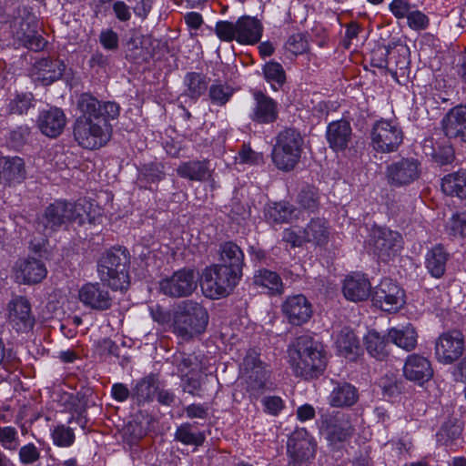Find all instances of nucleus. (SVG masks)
Masks as SVG:
<instances>
[{"label": "nucleus", "instance_id": "nucleus-41", "mask_svg": "<svg viewBox=\"0 0 466 466\" xmlns=\"http://www.w3.org/2000/svg\"><path fill=\"white\" fill-rule=\"evenodd\" d=\"M352 433V427L347 419H338L327 426V438L332 443L346 441Z\"/></svg>", "mask_w": 466, "mask_h": 466}, {"label": "nucleus", "instance_id": "nucleus-49", "mask_svg": "<svg viewBox=\"0 0 466 466\" xmlns=\"http://www.w3.org/2000/svg\"><path fill=\"white\" fill-rule=\"evenodd\" d=\"M54 442L61 447L70 446L75 440V435L72 430L65 426H57L53 431Z\"/></svg>", "mask_w": 466, "mask_h": 466}, {"label": "nucleus", "instance_id": "nucleus-35", "mask_svg": "<svg viewBox=\"0 0 466 466\" xmlns=\"http://www.w3.org/2000/svg\"><path fill=\"white\" fill-rule=\"evenodd\" d=\"M306 242L316 246H324L329 242L330 231L326 220L317 218L311 220L304 229Z\"/></svg>", "mask_w": 466, "mask_h": 466}, {"label": "nucleus", "instance_id": "nucleus-6", "mask_svg": "<svg viewBox=\"0 0 466 466\" xmlns=\"http://www.w3.org/2000/svg\"><path fill=\"white\" fill-rule=\"evenodd\" d=\"M98 274L101 280L113 289H126L129 285L126 258L123 254H104L99 260Z\"/></svg>", "mask_w": 466, "mask_h": 466}, {"label": "nucleus", "instance_id": "nucleus-55", "mask_svg": "<svg viewBox=\"0 0 466 466\" xmlns=\"http://www.w3.org/2000/svg\"><path fill=\"white\" fill-rule=\"evenodd\" d=\"M29 259L22 258L19 259L14 267V276L18 283L26 284L28 282L29 275Z\"/></svg>", "mask_w": 466, "mask_h": 466}, {"label": "nucleus", "instance_id": "nucleus-59", "mask_svg": "<svg viewBox=\"0 0 466 466\" xmlns=\"http://www.w3.org/2000/svg\"><path fill=\"white\" fill-rule=\"evenodd\" d=\"M113 11L116 18L122 22L128 21L131 18V11L128 5L123 1H116L113 4Z\"/></svg>", "mask_w": 466, "mask_h": 466}, {"label": "nucleus", "instance_id": "nucleus-45", "mask_svg": "<svg viewBox=\"0 0 466 466\" xmlns=\"http://www.w3.org/2000/svg\"><path fill=\"white\" fill-rule=\"evenodd\" d=\"M285 48L292 55H302L309 50V42L303 34H294L288 39Z\"/></svg>", "mask_w": 466, "mask_h": 466}, {"label": "nucleus", "instance_id": "nucleus-2", "mask_svg": "<svg viewBox=\"0 0 466 466\" xmlns=\"http://www.w3.org/2000/svg\"><path fill=\"white\" fill-rule=\"evenodd\" d=\"M150 314L165 330L172 331L179 339L186 341L203 333L208 323L206 309L191 300L181 302L173 312L156 306L150 309Z\"/></svg>", "mask_w": 466, "mask_h": 466}, {"label": "nucleus", "instance_id": "nucleus-13", "mask_svg": "<svg viewBox=\"0 0 466 466\" xmlns=\"http://www.w3.org/2000/svg\"><path fill=\"white\" fill-rule=\"evenodd\" d=\"M281 310L289 323L296 326L306 323L312 316V306L301 294L287 297L281 305Z\"/></svg>", "mask_w": 466, "mask_h": 466}, {"label": "nucleus", "instance_id": "nucleus-63", "mask_svg": "<svg viewBox=\"0 0 466 466\" xmlns=\"http://www.w3.org/2000/svg\"><path fill=\"white\" fill-rule=\"evenodd\" d=\"M185 22L191 29H198L203 24V18L197 12H189L185 15Z\"/></svg>", "mask_w": 466, "mask_h": 466}, {"label": "nucleus", "instance_id": "nucleus-36", "mask_svg": "<svg viewBox=\"0 0 466 466\" xmlns=\"http://www.w3.org/2000/svg\"><path fill=\"white\" fill-rule=\"evenodd\" d=\"M243 261L244 254L238 245L227 242L221 246L219 265L242 272Z\"/></svg>", "mask_w": 466, "mask_h": 466}, {"label": "nucleus", "instance_id": "nucleus-4", "mask_svg": "<svg viewBox=\"0 0 466 466\" xmlns=\"http://www.w3.org/2000/svg\"><path fill=\"white\" fill-rule=\"evenodd\" d=\"M242 272L219 264L207 268L202 274L201 289L208 298L217 299L229 295L238 285Z\"/></svg>", "mask_w": 466, "mask_h": 466}, {"label": "nucleus", "instance_id": "nucleus-64", "mask_svg": "<svg viewBox=\"0 0 466 466\" xmlns=\"http://www.w3.org/2000/svg\"><path fill=\"white\" fill-rule=\"evenodd\" d=\"M315 415V410L311 405L305 404L298 408L297 417L300 421H306L312 419Z\"/></svg>", "mask_w": 466, "mask_h": 466}, {"label": "nucleus", "instance_id": "nucleus-32", "mask_svg": "<svg viewBox=\"0 0 466 466\" xmlns=\"http://www.w3.org/2000/svg\"><path fill=\"white\" fill-rule=\"evenodd\" d=\"M25 175V162L22 158L0 157V180L9 183L19 181Z\"/></svg>", "mask_w": 466, "mask_h": 466}, {"label": "nucleus", "instance_id": "nucleus-37", "mask_svg": "<svg viewBox=\"0 0 466 466\" xmlns=\"http://www.w3.org/2000/svg\"><path fill=\"white\" fill-rule=\"evenodd\" d=\"M448 253L441 246H435L426 255V268L434 278H441L445 272Z\"/></svg>", "mask_w": 466, "mask_h": 466}, {"label": "nucleus", "instance_id": "nucleus-8", "mask_svg": "<svg viewBox=\"0 0 466 466\" xmlns=\"http://www.w3.org/2000/svg\"><path fill=\"white\" fill-rule=\"evenodd\" d=\"M371 147L380 153L395 151L401 144L403 136L400 128L389 121H378L372 127Z\"/></svg>", "mask_w": 466, "mask_h": 466}, {"label": "nucleus", "instance_id": "nucleus-40", "mask_svg": "<svg viewBox=\"0 0 466 466\" xmlns=\"http://www.w3.org/2000/svg\"><path fill=\"white\" fill-rule=\"evenodd\" d=\"M357 399L356 389L348 383H344L332 390L329 396V403L334 407H345L354 404Z\"/></svg>", "mask_w": 466, "mask_h": 466}, {"label": "nucleus", "instance_id": "nucleus-16", "mask_svg": "<svg viewBox=\"0 0 466 466\" xmlns=\"http://www.w3.org/2000/svg\"><path fill=\"white\" fill-rule=\"evenodd\" d=\"M241 372L247 378V383L251 391L256 392L266 385L268 373L258 360V354L248 351L243 360Z\"/></svg>", "mask_w": 466, "mask_h": 466}, {"label": "nucleus", "instance_id": "nucleus-26", "mask_svg": "<svg viewBox=\"0 0 466 466\" xmlns=\"http://www.w3.org/2000/svg\"><path fill=\"white\" fill-rule=\"evenodd\" d=\"M73 222L78 225H84L86 222L95 223L96 218L101 216L100 207L94 201L88 199H80L76 203H71Z\"/></svg>", "mask_w": 466, "mask_h": 466}, {"label": "nucleus", "instance_id": "nucleus-7", "mask_svg": "<svg viewBox=\"0 0 466 466\" xmlns=\"http://www.w3.org/2000/svg\"><path fill=\"white\" fill-rule=\"evenodd\" d=\"M464 348V336L461 332L458 330L443 332L435 341L436 360L441 364H452L461 357Z\"/></svg>", "mask_w": 466, "mask_h": 466}, {"label": "nucleus", "instance_id": "nucleus-54", "mask_svg": "<svg viewBox=\"0 0 466 466\" xmlns=\"http://www.w3.org/2000/svg\"><path fill=\"white\" fill-rule=\"evenodd\" d=\"M187 83L190 96L193 97L200 96L206 89V83L198 74H189L187 77Z\"/></svg>", "mask_w": 466, "mask_h": 466}, {"label": "nucleus", "instance_id": "nucleus-19", "mask_svg": "<svg viewBox=\"0 0 466 466\" xmlns=\"http://www.w3.org/2000/svg\"><path fill=\"white\" fill-rule=\"evenodd\" d=\"M371 291L369 279L360 273L348 275L342 283L344 297L350 301H362L367 299Z\"/></svg>", "mask_w": 466, "mask_h": 466}, {"label": "nucleus", "instance_id": "nucleus-38", "mask_svg": "<svg viewBox=\"0 0 466 466\" xmlns=\"http://www.w3.org/2000/svg\"><path fill=\"white\" fill-rule=\"evenodd\" d=\"M9 319L15 326H26L29 319V302L25 297H16L8 305Z\"/></svg>", "mask_w": 466, "mask_h": 466}, {"label": "nucleus", "instance_id": "nucleus-17", "mask_svg": "<svg viewBox=\"0 0 466 466\" xmlns=\"http://www.w3.org/2000/svg\"><path fill=\"white\" fill-rule=\"evenodd\" d=\"M403 375L408 380L422 385L432 378L433 370L428 359L410 354L404 362Z\"/></svg>", "mask_w": 466, "mask_h": 466}, {"label": "nucleus", "instance_id": "nucleus-27", "mask_svg": "<svg viewBox=\"0 0 466 466\" xmlns=\"http://www.w3.org/2000/svg\"><path fill=\"white\" fill-rule=\"evenodd\" d=\"M178 370L183 376L184 388L189 393H194L199 388L198 380L189 378V375H198L202 372V364L195 355H187L183 357L178 364Z\"/></svg>", "mask_w": 466, "mask_h": 466}, {"label": "nucleus", "instance_id": "nucleus-34", "mask_svg": "<svg viewBox=\"0 0 466 466\" xmlns=\"http://www.w3.org/2000/svg\"><path fill=\"white\" fill-rule=\"evenodd\" d=\"M177 173L181 177L195 181H202L210 177L208 162L198 160L180 164L177 168Z\"/></svg>", "mask_w": 466, "mask_h": 466}, {"label": "nucleus", "instance_id": "nucleus-9", "mask_svg": "<svg viewBox=\"0 0 466 466\" xmlns=\"http://www.w3.org/2000/svg\"><path fill=\"white\" fill-rule=\"evenodd\" d=\"M197 287L196 276L191 269L177 270L159 281L160 292L174 298L189 296Z\"/></svg>", "mask_w": 466, "mask_h": 466}, {"label": "nucleus", "instance_id": "nucleus-11", "mask_svg": "<svg viewBox=\"0 0 466 466\" xmlns=\"http://www.w3.org/2000/svg\"><path fill=\"white\" fill-rule=\"evenodd\" d=\"M369 245L380 259L388 260L400 249L401 237L396 231L376 228L371 231Z\"/></svg>", "mask_w": 466, "mask_h": 466}, {"label": "nucleus", "instance_id": "nucleus-18", "mask_svg": "<svg viewBox=\"0 0 466 466\" xmlns=\"http://www.w3.org/2000/svg\"><path fill=\"white\" fill-rule=\"evenodd\" d=\"M420 173V163L413 158H402L388 167V177L392 184L406 185L416 180Z\"/></svg>", "mask_w": 466, "mask_h": 466}, {"label": "nucleus", "instance_id": "nucleus-60", "mask_svg": "<svg viewBox=\"0 0 466 466\" xmlns=\"http://www.w3.org/2000/svg\"><path fill=\"white\" fill-rule=\"evenodd\" d=\"M435 159L441 165L450 164L454 159V150L451 146H444L435 153Z\"/></svg>", "mask_w": 466, "mask_h": 466}, {"label": "nucleus", "instance_id": "nucleus-14", "mask_svg": "<svg viewBox=\"0 0 466 466\" xmlns=\"http://www.w3.org/2000/svg\"><path fill=\"white\" fill-rule=\"evenodd\" d=\"M66 66L63 61L54 57H43L36 59L31 69V79L42 85L48 86L58 80Z\"/></svg>", "mask_w": 466, "mask_h": 466}, {"label": "nucleus", "instance_id": "nucleus-28", "mask_svg": "<svg viewBox=\"0 0 466 466\" xmlns=\"http://www.w3.org/2000/svg\"><path fill=\"white\" fill-rule=\"evenodd\" d=\"M335 344L339 353L346 359L354 360L360 354L359 341L350 328H343L336 334Z\"/></svg>", "mask_w": 466, "mask_h": 466}, {"label": "nucleus", "instance_id": "nucleus-29", "mask_svg": "<svg viewBox=\"0 0 466 466\" xmlns=\"http://www.w3.org/2000/svg\"><path fill=\"white\" fill-rule=\"evenodd\" d=\"M253 282L269 295H281L284 292L281 278L276 272L268 269L258 270L254 274Z\"/></svg>", "mask_w": 466, "mask_h": 466}, {"label": "nucleus", "instance_id": "nucleus-15", "mask_svg": "<svg viewBox=\"0 0 466 466\" xmlns=\"http://www.w3.org/2000/svg\"><path fill=\"white\" fill-rule=\"evenodd\" d=\"M288 452L294 464H299L313 458L315 445L305 430L294 431L288 441Z\"/></svg>", "mask_w": 466, "mask_h": 466}, {"label": "nucleus", "instance_id": "nucleus-22", "mask_svg": "<svg viewBox=\"0 0 466 466\" xmlns=\"http://www.w3.org/2000/svg\"><path fill=\"white\" fill-rule=\"evenodd\" d=\"M351 127L347 120H338L329 124L326 137L329 147L336 152L347 148L351 140Z\"/></svg>", "mask_w": 466, "mask_h": 466}, {"label": "nucleus", "instance_id": "nucleus-31", "mask_svg": "<svg viewBox=\"0 0 466 466\" xmlns=\"http://www.w3.org/2000/svg\"><path fill=\"white\" fill-rule=\"evenodd\" d=\"M367 352L378 360H384L390 353V347L386 338L375 330H370L364 337Z\"/></svg>", "mask_w": 466, "mask_h": 466}, {"label": "nucleus", "instance_id": "nucleus-53", "mask_svg": "<svg viewBox=\"0 0 466 466\" xmlns=\"http://www.w3.org/2000/svg\"><path fill=\"white\" fill-rule=\"evenodd\" d=\"M264 410L267 413L276 416L284 409V401L278 396H268L262 400Z\"/></svg>", "mask_w": 466, "mask_h": 466}, {"label": "nucleus", "instance_id": "nucleus-5", "mask_svg": "<svg viewBox=\"0 0 466 466\" xmlns=\"http://www.w3.org/2000/svg\"><path fill=\"white\" fill-rule=\"evenodd\" d=\"M304 140L299 132L288 128L280 132L272 151V161L279 169L291 170L299 163Z\"/></svg>", "mask_w": 466, "mask_h": 466}, {"label": "nucleus", "instance_id": "nucleus-24", "mask_svg": "<svg viewBox=\"0 0 466 466\" xmlns=\"http://www.w3.org/2000/svg\"><path fill=\"white\" fill-rule=\"evenodd\" d=\"M263 26L259 20L251 16H242L238 19L237 42L253 45L262 36Z\"/></svg>", "mask_w": 466, "mask_h": 466}, {"label": "nucleus", "instance_id": "nucleus-48", "mask_svg": "<svg viewBox=\"0 0 466 466\" xmlns=\"http://www.w3.org/2000/svg\"><path fill=\"white\" fill-rule=\"evenodd\" d=\"M450 234L454 237L466 236V212L453 215L448 224Z\"/></svg>", "mask_w": 466, "mask_h": 466}, {"label": "nucleus", "instance_id": "nucleus-57", "mask_svg": "<svg viewBox=\"0 0 466 466\" xmlns=\"http://www.w3.org/2000/svg\"><path fill=\"white\" fill-rule=\"evenodd\" d=\"M390 10L397 18H404L410 12V6L405 0H393L390 4Z\"/></svg>", "mask_w": 466, "mask_h": 466}, {"label": "nucleus", "instance_id": "nucleus-23", "mask_svg": "<svg viewBox=\"0 0 466 466\" xmlns=\"http://www.w3.org/2000/svg\"><path fill=\"white\" fill-rule=\"evenodd\" d=\"M443 130L449 137L466 142V106H456L442 120Z\"/></svg>", "mask_w": 466, "mask_h": 466}, {"label": "nucleus", "instance_id": "nucleus-33", "mask_svg": "<svg viewBox=\"0 0 466 466\" xmlns=\"http://www.w3.org/2000/svg\"><path fill=\"white\" fill-rule=\"evenodd\" d=\"M441 188L447 195L466 198V169L445 176L442 178Z\"/></svg>", "mask_w": 466, "mask_h": 466}, {"label": "nucleus", "instance_id": "nucleus-44", "mask_svg": "<svg viewBox=\"0 0 466 466\" xmlns=\"http://www.w3.org/2000/svg\"><path fill=\"white\" fill-rule=\"evenodd\" d=\"M176 438L187 445H201L204 442L205 436L201 432H193L188 424L181 425L176 432Z\"/></svg>", "mask_w": 466, "mask_h": 466}, {"label": "nucleus", "instance_id": "nucleus-25", "mask_svg": "<svg viewBox=\"0 0 466 466\" xmlns=\"http://www.w3.org/2000/svg\"><path fill=\"white\" fill-rule=\"evenodd\" d=\"M387 337L393 344L406 351H411L417 346L418 333L411 324L390 329Z\"/></svg>", "mask_w": 466, "mask_h": 466}, {"label": "nucleus", "instance_id": "nucleus-30", "mask_svg": "<svg viewBox=\"0 0 466 466\" xmlns=\"http://www.w3.org/2000/svg\"><path fill=\"white\" fill-rule=\"evenodd\" d=\"M255 106L251 118L260 123H269L277 118V108L275 102L261 93L254 95Z\"/></svg>", "mask_w": 466, "mask_h": 466}, {"label": "nucleus", "instance_id": "nucleus-42", "mask_svg": "<svg viewBox=\"0 0 466 466\" xmlns=\"http://www.w3.org/2000/svg\"><path fill=\"white\" fill-rule=\"evenodd\" d=\"M263 73L266 80L270 83L275 90L277 89L276 85L280 86L286 80L282 66L274 61H270L264 66Z\"/></svg>", "mask_w": 466, "mask_h": 466}, {"label": "nucleus", "instance_id": "nucleus-39", "mask_svg": "<svg viewBox=\"0 0 466 466\" xmlns=\"http://www.w3.org/2000/svg\"><path fill=\"white\" fill-rule=\"evenodd\" d=\"M299 210L285 202L274 203L267 209V217L276 223L292 222L299 218Z\"/></svg>", "mask_w": 466, "mask_h": 466}, {"label": "nucleus", "instance_id": "nucleus-10", "mask_svg": "<svg viewBox=\"0 0 466 466\" xmlns=\"http://www.w3.org/2000/svg\"><path fill=\"white\" fill-rule=\"evenodd\" d=\"M372 299L382 310L395 312L405 304V293L391 279H384L375 288Z\"/></svg>", "mask_w": 466, "mask_h": 466}, {"label": "nucleus", "instance_id": "nucleus-3", "mask_svg": "<svg viewBox=\"0 0 466 466\" xmlns=\"http://www.w3.org/2000/svg\"><path fill=\"white\" fill-rule=\"evenodd\" d=\"M289 363L297 376L313 378L326 366L323 348L309 337H300L289 349Z\"/></svg>", "mask_w": 466, "mask_h": 466}, {"label": "nucleus", "instance_id": "nucleus-61", "mask_svg": "<svg viewBox=\"0 0 466 466\" xmlns=\"http://www.w3.org/2000/svg\"><path fill=\"white\" fill-rule=\"evenodd\" d=\"M283 239L290 243L293 247H299L306 242L305 232L303 231L302 234H298L293 229H286L283 233Z\"/></svg>", "mask_w": 466, "mask_h": 466}, {"label": "nucleus", "instance_id": "nucleus-51", "mask_svg": "<svg viewBox=\"0 0 466 466\" xmlns=\"http://www.w3.org/2000/svg\"><path fill=\"white\" fill-rule=\"evenodd\" d=\"M0 442L5 449L15 450L19 445L15 430L11 427L1 428Z\"/></svg>", "mask_w": 466, "mask_h": 466}, {"label": "nucleus", "instance_id": "nucleus-58", "mask_svg": "<svg viewBox=\"0 0 466 466\" xmlns=\"http://www.w3.org/2000/svg\"><path fill=\"white\" fill-rule=\"evenodd\" d=\"M237 159L239 163L254 164L262 159L261 155L253 151L250 147H244L238 153Z\"/></svg>", "mask_w": 466, "mask_h": 466}, {"label": "nucleus", "instance_id": "nucleus-20", "mask_svg": "<svg viewBox=\"0 0 466 466\" xmlns=\"http://www.w3.org/2000/svg\"><path fill=\"white\" fill-rule=\"evenodd\" d=\"M71 203L56 201L47 207L42 218L46 228L56 229L69 222H73Z\"/></svg>", "mask_w": 466, "mask_h": 466}, {"label": "nucleus", "instance_id": "nucleus-12", "mask_svg": "<svg viewBox=\"0 0 466 466\" xmlns=\"http://www.w3.org/2000/svg\"><path fill=\"white\" fill-rule=\"evenodd\" d=\"M78 301L93 310H106L111 307L112 299L108 291L99 283H86L77 291Z\"/></svg>", "mask_w": 466, "mask_h": 466}, {"label": "nucleus", "instance_id": "nucleus-47", "mask_svg": "<svg viewBox=\"0 0 466 466\" xmlns=\"http://www.w3.org/2000/svg\"><path fill=\"white\" fill-rule=\"evenodd\" d=\"M238 21L231 23L228 21H220L216 25V34L222 41H237Z\"/></svg>", "mask_w": 466, "mask_h": 466}, {"label": "nucleus", "instance_id": "nucleus-43", "mask_svg": "<svg viewBox=\"0 0 466 466\" xmlns=\"http://www.w3.org/2000/svg\"><path fill=\"white\" fill-rule=\"evenodd\" d=\"M38 258L31 256V283H39L46 278L47 268L43 258L46 259V251L35 252Z\"/></svg>", "mask_w": 466, "mask_h": 466}, {"label": "nucleus", "instance_id": "nucleus-1", "mask_svg": "<svg viewBox=\"0 0 466 466\" xmlns=\"http://www.w3.org/2000/svg\"><path fill=\"white\" fill-rule=\"evenodd\" d=\"M78 107L81 115L74 125L75 140L86 149H96L106 145L111 137L109 120L119 115V106L114 102L101 103L85 94L79 99Z\"/></svg>", "mask_w": 466, "mask_h": 466}, {"label": "nucleus", "instance_id": "nucleus-62", "mask_svg": "<svg viewBox=\"0 0 466 466\" xmlns=\"http://www.w3.org/2000/svg\"><path fill=\"white\" fill-rule=\"evenodd\" d=\"M112 397L117 401H125L129 396V390L127 386L122 383H115L111 390Z\"/></svg>", "mask_w": 466, "mask_h": 466}, {"label": "nucleus", "instance_id": "nucleus-52", "mask_svg": "<svg viewBox=\"0 0 466 466\" xmlns=\"http://www.w3.org/2000/svg\"><path fill=\"white\" fill-rule=\"evenodd\" d=\"M409 26L413 30H423L429 25L428 17L420 11H410L406 16Z\"/></svg>", "mask_w": 466, "mask_h": 466}, {"label": "nucleus", "instance_id": "nucleus-46", "mask_svg": "<svg viewBox=\"0 0 466 466\" xmlns=\"http://www.w3.org/2000/svg\"><path fill=\"white\" fill-rule=\"evenodd\" d=\"M157 386L153 378H145L136 385L134 394L140 400L150 399L156 392Z\"/></svg>", "mask_w": 466, "mask_h": 466}, {"label": "nucleus", "instance_id": "nucleus-50", "mask_svg": "<svg viewBox=\"0 0 466 466\" xmlns=\"http://www.w3.org/2000/svg\"><path fill=\"white\" fill-rule=\"evenodd\" d=\"M231 96L228 86L224 85H214L210 87L209 96L213 103L217 105H224L228 102Z\"/></svg>", "mask_w": 466, "mask_h": 466}, {"label": "nucleus", "instance_id": "nucleus-56", "mask_svg": "<svg viewBox=\"0 0 466 466\" xmlns=\"http://www.w3.org/2000/svg\"><path fill=\"white\" fill-rule=\"evenodd\" d=\"M99 41L106 50H116L118 46V35L112 29H106L100 33Z\"/></svg>", "mask_w": 466, "mask_h": 466}, {"label": "nucleus", "instance_id": "nucleus-21", "mask_svg": "<svg viewBox=\"0 0 466 466\" xmlns=\"http://www.w3.org/2000/svg\"><path fill=\"white\" fill-rule=\"evenodd\" d=\"M66 124L65 114L56 107L42 111L37 120L40 131L49 137H58L63 132Z\"/></svg>", "mask_w": 466, "mask_h": 466}]
</instances>
